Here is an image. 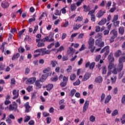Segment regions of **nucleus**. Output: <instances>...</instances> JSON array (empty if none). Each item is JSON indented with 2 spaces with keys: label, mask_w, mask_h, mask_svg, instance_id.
<instances>
[{
  "label": "nucleus",
  "mask_w": 125,
  "mask_h": 125,
  "mask_svg": "<svg viewBox=\"0 0 125 125\" xmlns=\"http://www.w3.org/2000/svg\"><path fill=\"white\" fill-rule=\"evenodd\" d=\"M51 65L52 67H54L56 66V65H58V62L56 60H52L51 61Z\"/></svg>",
  "instance_id": "c85d7f7f"
},
{
  "label": "nucleus",
  "mask_w": 125,
  "mask_h": 125,
  "mask_svg": "<svg viewBox=\"0 0 125 125\" xmlns=\"http://www.w3.org/2000/svg\"><path fill=\"white\" fill-rule=\"evenodd\" d=\"M41 81L39 80H37L35 82V84L36 86V87H38V88H42V85L41 84Z\"/></svg>",
  "instance_id": "412c9836"
},
{
  "label": "nucleus",
  "mask_w": 125,
  "mask_h": 125,
  "mask_svg": "<svg viewBox=\"0 0 125 125\" xmlns=\"http://www.w3.org/2000/svg\"><path fill=\"white\" fill-rule=\"evenodd\" d=\"M113 67H114V63H113V62H110L108 66V69L109 70H112V69H113Z\"/></svg>",
  "instance_id": "c03bdc74"
},
{
  "label": "nucleus",
  "mask_w": 125,
  "mask_h": 125,
  "mask_svg": "<svg viewBox=\"0 0 125 125\" xmlns=\"http://www.w3.org/2000/svg\"><path fill=\"white\" fill-rule=\"evenodd\" d=\"M101 27H100V26H96V33H98L99 32H101Z\"/></svg>",
  "instance_id": "e2e57ef3"
},
{
  "label": "nucleus",
  "mask_w": 125,
  "mask_h": 125,
  "mask_svg": "<svg viewBox=\"0 0 125 125\" xmlns=\"http://www.w3.org/2000/svg\"><path fill=\"white\" fill-rule=\"evenodd\" d=\"M112 22L113 23V25L115 26V27H118L119 26V25H120V21H116Z\"/></svg>",
  "instance_id": "49530a36"
},
{
  "label": "nucleus",
  "mask_w": 125,
  "mask_h": 125,
  "mask_svg": "<svg viewBox=\"0 0 125 125\" xmlns=\"http://www.w3.org/2000/svg\"><path fill=\"white\" fill-rule=\"evenodd\" d=\"M123 68H124V63H119L118 65H117V67L114 68L112 71V73L114 75H117L118 74V72H121L123 70Z\"/></svg>",
  "instance_id": "20e7f679"
},
{
  "label": "nucleus",
  "mask_w": 125,
  "mask_h": 125,
  "mask_svg": "<svg viewBox=\"0 0 125 125\" xmlns=\"http://www.w3.org/2000/svg\"><path fill=\"white\" fill-rule=\"evenodd\" d=\"M54 33L50 32L48 36H46L42 39V42H54Z\"/></svg>",
  "instance_id": "f257e3e1"
},
{
  "label": "nucleus",
  "mask_w": 125,
  "mask_h": 125,
  "mask_svg": "<svg viewBox=\"0 0 125 125\" xmlns=\"http://www.w3.org/2000/svg\"><path fill=\"white\" fill-rule=\"evenodd\" d=\"M105 13H106V12L101 10L98 12L97 17L98 18H101V17H102V16H103Z\"/></svg>",
  "instance_id": "f3484780"
},
{
  "label": "nucleus",
  "mask_w": 125,
  "mask_h": 125,
  "mask_svg": "<svg viewBox=\"0 0 125 125\" xmlns=\"http://www.w3.org/2000/svg\"><path fill=\"white\" fill-rule=\"evenodd\" d=\"M95 45L98 47H104V42H102V39H98L95 41Z\"/></svg>",
  "instance_id": "423d86ee"
},
{
  "label": "nucleus",
  "mask_w": 125,
  "mask_h": 125,
  "mask_svg": "<svg viewBox=\"0 0 125 125\" xmlns=\"http://www.w3.org/2000/svg\"><path fill=\"white\" fill-rule=\"evenodd\" d=\"M91 76V74H90V73H87V72L84 75L82 81H83V82H85V81H87V80H88V79L90 78Z\"/></svg>",
  "instance_id": "f8f14e48"
},
{
  "label": "nucleus",
  "mask_w": 125,
  "mask_h": 125,
  "mask_svg": "<svg viewBox=\"0 0 125 125\" xmlns=\"http://www.w3.org/2000/svg\"><path fill=\"white\" fill-rule=\"evenodd\" d=\"M107 73V67L106 66L102 67V74L106 75Z\"/></svg>",
  "instance_id": "473e14b6"
},
{
  "label": "nucleus",
  "mask_w": 125,
  "mask_h": 125,
  "mask_svg": "<svg viewBox=\"0 0 125 125\" xmlns=\"http://www.w3.org/2000/svg\"><path fill=\"white\" fill-rule=\"evenodd\" d=\"M106 22H107V19H102V20L98 22V25H100V26H102V25H104L106 23Z\"/></svg>",
  "instance_id": "b1692460"
},
{
  "label": "nucleus",
  "mask_w": 125,
  "mask_h": 125,
  "mask_svg": "<svg viewBox=\"0 0 125 125\" xmlns=\"http://www.w3.org/2000/svg\"><path fill=\"white\" fill-rule=\"evenodd\" d=\"M83 8L84 9L83 11H84V12H88V11H90V7L89 6L84 5Z\"/></svg>",
  "instance_id": "a878e982"
},
{
  "label": "nucleus",
  "mask_w": 125,
  "mask_h": 125,
  "mask_svg": "<svg viewBox=\"0 0 125 125\" xmlns=\"http://www.w3.org/2000/svg\"><path fill=\"white\" fill-rule=\"evenodd\" d=\"M51 82H54L55 83L58 81V76L56 75L55 77L51 78Z\"/></svg>",
  "instance_id": "4c0bfd02"
},
{
  "label": "nucleus",
  "mask_w": 125,
  "mask_h": 125,
  "mask_svg": "<svg viewBox=\"0 0 125 125\" xmlns=\"http://www.w3.org/2000/svg\"><path fill=\"white\" fill-rule=\"evenodd\" d=\"M111 99L112 96H111V95H107L105 99L104 104H107V103H109V102H110V100H111Z\"/></svg>",
  "instance_id": "5701e85b"
},
{
  "label": "nucleus",
  "mask_w": 125,
  "mask_h": 125,
  "mask_svg": "<svg viewBox=\"0 0 125 125\" xmlns=\"http://www.w3.org/2000/svg\"><path fill=\"white\" fill-rule=\"evenodd\" d=\"M119 33L121 35H124V33H125V28H124V27H120L119 28Z\"/></svg>",
  "instance_id": "2f4dec72"
},
{
  "label": "nucleus",
  "mask_w": 125,
  "mask_h": 125,
  "mask_svg": "<svg viewBox=\"0 0 125 125\" xmlns=\"http://www.w3.org/2000/svg\"><path fill=\"white\" fill-rule=\"evenodd\" d=\"M78 35H79V33H74L73 34H72L71 35V37H70V38L69 39V41L70 42H73L74 41V38L75 37H77V36H78Z\"/></svg>",
  "instance_id": "cd10ccee"
},
{
  "label": "nucleus",
  "mask_w": 125,
  "mask_h": 125,
  "mask_svg": "<svg viewBox=\"0 0 125 125\" xmlns=\"http://www.w3.org/2000/svg\"><path fill=\"white\" fill-rule=\"evenodd\" d=\"M89 106V101H85L83 106H84V107H87L88 108V106Z\"/></svg>",
  "instance_id": "680f3d73"
},
{
  "label": "nucleus",
  "mask_w": 125,
  "mask_h": 125,
  "mask_svg": "<svg viewBox=\"0 0 125 125\" xmlns=\"http://www.w3.org/2000/svg\"><path fill=\"white\" fill-rule=\"evenodd\" d=\"M77 21H78V22H81V21H83V17H78L77 19L75 21V22H77Z\"/></svg>",
  "instance_id": "0e129e2a"
},
{
  "label": "nucleus",
  "mask_w": 125,
  "mask_h": 125,
  "mask_svg": "<svg viewBox=\"0 0 125 125\" xmlns=\"http://www.w3.org/2000/svg\"><path fill=\"white\" fill-rule=\"evenodd\" d=\"M110 35L111 37L109 39V42L110 43H112V42H115V39L117 37H118V31L113 29L110 32Z\"/></svg>",
  "instance_id": "f03ea898"
},
{
  "label": "nucleus",
  "mask_w": 125,
  "mask_h": 125,
  "mask_svg": "<svg viewBox=\"0 0 125 125\" xmlns=\"http://www.w3.org/2000/svg\"><path fill=\"white\" fill-rule=\"evenodd\" d=\"M19 57H20V54H19V53H17L16 54L13 55L12 58V60L14 61L16 59H18Z\"/></svg>",
  "instance_id": "bb28decb"
},
{
  "label": "nucleus",
  "mask_w": 125,
  "mask_h": 125,
  "mask_svg": "<svg viewBox=\"0 0 125 125\" xmlns=\"http://www.w3.org/2000/svg\"><path fill=\"white\" fill-rule=\"evenodd\" d=\"M36 52H42V55H45V54H50L51 51L49 50H46V48H42L36 50L34 51V53H36Z\"/></svg>",
  "instance_id": "39448f33"
},
{
  "label": "nucleus",
  "mask_w": 125,
  "mask_h": 125,
  "mask_svg": "<svg viewBox=\"0 0 125 125\" xmlns=\"http://www.w3.org/2000/svg\"><path fill=\"white\" fill-rule=\"evenodd\" d=\"M5 68V64L1 63H0V71H3Z\"/></svg>",
  "instance_id": "a19ab883"
},
{
  "label": "nucleus",
  "mask_w": 125,
  "mask_h": 125,
  "mask_svg": "<svg viewBox=\"0 0 125 125\" xmlns=\"http://www.w3.org/2000/svg\"><path fill=\"white\" fill-rule=\"evenodd\" d=\"M12 84H13L14 85H15V84H16V81H15V79L14 78H12L11 79V85H12Z\"/></svg>",
  "instance_id": "6e6d98bb"
},
{
  "label": "nucleus",
  "mask_w": 125,
  "mask_h": 125,
  "mask_svg": "<svg viewBox=\"0 0 125 125\" xmlns=\"http://www.w3.org/2000/svg\"><path fill=\"white\" fill-rule=\"evenodd\" d=\"M89 121L92 123L95 122V117H94L93 115L90 116L89 118Z\"/></svg>",
  "instance_id": "a18cd8bd"
},
{
  "label": "nucleus",
  "mask_w": 125,
  "mask_h": 125,
  "mask_svg": "<svg viewBox=\"0 0 125 125\" xmlns=\"http://www.w3.org/2000/svg\"><path fill=\"white\" fill-rule=\"evenodd\" d=\"M13 95H14V97H13V99H17L18 97H19V90L18 91L16 90V89H14L13 90Z\"/></svg>",
  "instance_id": "9d476101"
},
{
  "label": "nucleus",
  "mask_w": 125,
  "mask_h": 125,
  "mask_svg": "<svg viewBox=\"0 0 125 125\" xmlns=\"http://www.w3.org/2000/svg\"><path fill=\"white\" fill-rule=\"evenodd\" d=\"M106 97V95L104 93H102L101 96V102H103V100L105 99V97Z\"/></svg>",
  "instance_id": "3c124183"
},
{
  "label": "nucleus",
  "mask_w": 125,
  "mask_h": 125,
  "mask_svg": "<svg viewBox=\"0 0 125 125\" xmlns=\"http://www.w3.org/2000/svg\"><path fill=\"white\" fill-rule=\"evenodd\" d=\"M47 77H48V75L43 74L39 80L41 83H43L47 79Z\"/></svg>",
  "instance_id": "dca6fc26"
},
{
  "label": "nucleus",
  "mask_w": 125,
  "mask_h": 125,
  "mask_svg": "<svg viewBox=\"0 0 125 125\" xmlns=\"http://www.w3.org/2000/svg\"><path fill=\"white\" fill-rule=\"evenodd\" d=\"M118 19H119V16L118 15H115L113 17L112 22H115V21H117Z\"/></svg>",
  "instance_id": "5fc2aeb1"
},
{
  "label": "nucleus",
  "mask_w": 125,
  "mask_h": 125,
  "mask_svg": "<svg viewBox=\"0 0 125 125\" xmlns=\"http://www.w3.org/2000/svg\"><path fill=\"white\" fill-rule=\"evenodd\" d=\"M103 82V78L101 76H98L95 79V83H101Z\"/></svg>",
  "instance_id": "2eb2a0df"
},
{
  "label": "nucleus",
  "mask_w": 125,
  "mask_h": 125,
  "mask_svg": "<svg viewBox=\"0 0 125 125\" xmlns=\"http://www.w3.org/2000/svg\"><path fill=\"white\" fill-rule=\"evenodd\" d=\"M118 114H119V111H118L117 109L114 110L111 114L112 117L117 116V115H118Z\"/></svg>",
  "instance_id": "e433bc0d"
},
{
  "label": "nucleus",
  "mask_w": 125,
  "mask_h": 125,
  "mask_svg": "<svg viewBox=\"0 0 125 125\" xmlns=\"http://www.w3.org/2000/svg\"><path fill=\"white\" fill-rule=\"evenodd\" d=\"M95 66V62H92L91 63H90V65H89L90 70H92L93 69H94Z\"/></svg>",
  "instance_id": "58836bf2"
},
{
  "label": "nucleus",
  "mask_w": 125,
  "mask_h": 125,
  "mask_svg": "<svg viewBox=\"0 0 125 125\" xmlns=\"http://www.w3.org/2000/svg\"><path fill=\"white\" fill-rule=\"evenodd\" d=\"M18 108V104L15 102H13L12 104H10L9 109L10 111H13V110H16Z\"/></svg>",
  "instance_id": "1a4fd4ad"
},
{
  "label": "nucleus",
  "mask_w": 125,
  "mask_h": 125,
  "mask_svg": "<svg viewBox=\"0 0 125 125\" xmlns=\"http://www.w3.org/2000/svg\"><path fill=\"white\" fill-rule=\"evenodd\" d=\"M45 87L46 88V90L47 91H50V90H51V89H52L53 88V84H48L47 85H46Z\"/></svg>",
  "instance_id": "6ab92c4d"
},
{
  "label": "nucleus",
  "mask_w": 125,
  "mask_h": 125,
  "mask_svg": "<svg viewBox=\"0 0 125 125\" xmlns=\"http://www.w3.org/2000/svg\"><path fill=\"white\" fill-rule=\"evenodd\" d=\"M89 44V48L90 49L91 52L93 53L95 50V46H94V39L90 37L88 42Z\"/></svg>",
  "instance_id": "7ed1b4c3"
},
{
  "label": "nucleus",
  "mask_w": 125,
  "mask_h": 125,
  "mask_svg": "<svg viewBox=\"0 0 125 125\" xmlns=\"http://www.w3.org/2000/svg\"><path fill=\"white\" fill-rule=\"evenodd\" d=\"M6 122L8 124V125H10V124H12V121L9 118H7L6 119Z\"/></svg>",
  "instance_id": "bf43d9fd"
},
{
  "label": "nucleus",
  "mask_w": 125,
  "mask_h": 125,
  "mask_svg": "<svg viewBox=\"0 0 125 125\" xmlns=\"http://www.w3.org/2000/svg\"><path fill=\"white\" fill-rule=\"evenodd\" d=\"M108 60L109 62H114L115 61V59L113 57V54L110 53L108 56Z\"/></svg>",
  "instance_id": "4be33fe9"
},
{
  "label": "nucleus",
  "mask_w": 125,
  "mask_h": 125,
  "mask_svg": "<svg viewBox=\"0 0 125 125\" xmlns=\"http://www.w3.org/2000/svg\"><path fill=\"white\" fill-rule=\"evenodd\" d=\"M63 50H64V47L63 46H61L57 50V52H61V51H63Z\"/></svg>",
  "instance_id": "052dcab7"
},
{
  "label": "nucleus",
  "mask_w": 125,
  "mask_h": 125,
  "mask_svg": "<svg viewBox=\"0 0 125 125\" xmlns=\"http://www.w3.org/2000/svg\"><path fill=\"white\" fill-rule=\"evenodd\" d=\"M96 37L98 39H102V33H98Z\"/></svg>",
  "instance_id": "774afa93"
},
{
  "label": "nucleus",
  "mask_w": 125,
  "mask_h": 125,
  "mask_svg": "<svg viewBox=\"0 0 125 125\" xmlns=\"http://www.w3.org/2000/svg\"><path fill=\"white\" fill-rule=\"evenodd\" d=\"M36 80H37L36 77H31L27 80V81L26 82V84L28 83H29V84H32V83H35Z\"/></svg>",
  "instance_id": "9b49d317"
},
{
  "label": "nucleus",
  "mask_w": 125,
  "mask_h": 125,
  "mask_svg": "<svg viewBox=\"0 0 125 125\" xmlns=\"http://www.w3.org/2000/svg\"><path fill=\"white\" fill-rule=\"evenodd\" d=\"M24 107L25 108V113H29V112H30V108H31V106L29 104V102H26L24 104Z\"/></svg>",
  "instance_id": "4468645a"
},
{
  "label": "nucleus",
  "mask_w": 125,
  "mask_h": 125,
  "mask_svg": "<svg viewBox=\"0 0 125 125\" xmlns=\"http://www.w3.org/2000/svg\"><path fill=\"white\" fill-rule=\"evenodd\" d=\"M72 66L69 65L68 66L67 69H66V71L68 74L69 73H71V71L72 70Z\"/></svg>",
  "instance_id": "13d9d810"
},
{
  "label": "nucleus",
  "mask_w": 125,
  "mask_h": 125,
  "mask_svg": "<svg viewBox=\"0 0 125 125\" xmlns=\"http://www.w3.org/2000/svg\"><path fill=\"white\" fill-rule=\"evenodd\" d=\"M71 11H75L77 9V6L75 4H72L70 6Z\"/></svg>",
  "instance_id": "c9c22d12"
},
{
  "label": "nucleus",
  "mask_w": 125,
  "mask_h": 125,
  "mask_svg": "<svg viewBox=\"0 0 125 125\" xmlns=\"http://www.w3.org/2000/svg\"><path fill=\"white\" fill-rule=\"evenodd\" d=\"M104 56H107L108 54H109V52H110V46L109 45L105 46L100 52V53H104Z\"/></svg>",
  "instance_id": "6e6552de"
},
{
  "label": "nucleus",
  "mask_w": 125,
  "mask_h": 125,
  "mask_svg": "<svg viewBox=\"0 0 125 125\" xmlns=\"http://www.w3.org/2000/svg\"><path fill=\"white\" fill-rule=\"evenodd\" d=\"M41 42H39L37 44L38 47H43L45 45V44L44 43L45 42L42 41V39H41Z\"/></svg>",
  "instance_id": "aec40b11"
},
{
  "label": "nucleus",
  "mask_w": 125,
  "mask_h": 125,
  "mask_svg": "<svg viewBox=\"0 0 125 125\" xmlns=\"http://www.w3.org/2000/svg\"><path fill=\"white\" fill-rule=\"evenodd\" d=\"M104 36H107V35H109V33H110V30L108 29H105L104 32Z\"/></svg>",
  "instance_id": "603ef678"
},
{
  "label": "nucleus",
  "mask_w": 125,
  "mask_h": 125,
  "mask_svg": "<svg viewBox=\"0 0 125 125\" xmlns=\"http://www.w3.org/2000/svg\"><path fill=\"white\" fill-rule=\"evenodd\" d=\"M121 103H122V104H125V95H124L123 96V97L121 100Z\"/></svg>",
  "instance_id": "338daca9"
},
{
  "label": "nucleus",
  "mask_w": 125,
  "mask_h": 125,
  "mask_svg": "<svg viewBox=\"0 0 125 125\" xmlns=\"http://www.w3.org/2000/svg\"><path fill=\"white\" fill-rule=\"evenodd\" d=\"M50 71H51V68L50 67H47L43 69V73L45 74V75H47L49 76V74H50Z\"/></svg>",
  "instance_id": "ddd939ff"
},
{
  "label": "nucleus",
  "mask_w": 125,
  "mask_h": 125,
  "mask_svg": "<svg viewBox=\"0 0 125 125\" xmlns=\"http://www.w3.org/2000/svg\"><path fill=\"white\" fill-rule=\"evenodd\" d=\"M81 84V81L79 79L77 80L75 82L73 83V85L76 86V85H79Z\"/></svg>",
  "instance_id": "79ce46f5"
},
{
  "label": "nucleus",
  "mask_w": 125,
  "mask_h": 125,
  "mask_svg": "<svg viewBox=\"0 0 125 125\" xmlns=\"http://www.w3.org/2000/svg\"><path fill=\"white\" fill-rule=\"evenodd\" d=\"M76 79V74H73L70 76V81H74Z\"/></svg>",
  "instance_id": "09e8293b"
},
{
  "label": "nucleus",
  "mask_w": 125,
  "mask_h": 125,
  "mask_svg": "<svg viewBox=\"0 0 125 125\" xmlns=\"http://www.w3.org/2000/svg\"><path fill=\"white\" fill-rule=\"evenodd\" d=\"M46 120L47 122V124L48 125H49V124H50V123H51V117H47V118L46 119Z\"/></svg>",
  "instance_id": "864d4df0"
},
{
  "label": "nucleus",
  "mask_w": 125,
  "mask_h": 125,
  "mask_svg": "<svg viewBox=\"0 0 125 125\" xmlns=\"http://www.w3.org/2000/svg\"><path fill=\"white\" fill-rule=\"evenodd\" d=\"M30 120H31V116H26L24 117V123H28V122H29V121H30Z\"/></svg>",
  "instance_id": "72a5a7b5"
},
{
  "label": "nucleus",
  "mask_w": 125,
  "mask_h": 125,
  "mask_svg": "<svg viewBox=\"0 0 125 125\" xmlns=\"http://www.w3.org/2000/svg\"><path fill=\"white\" fill-rule=\"evenodd\" d=\"M25 29H24L21 31H20L19 32V37L21 38V36H22V34L25 32Z\"/></svg>",
  "instance_id": "4d7b16f0"
},
{
  "label": "nucleus",
  "mask_w": 125,
  "mask_h": 125,
  "mask_svg": "<svg viewBox=\"0 0 125 125\" xmlns=\"http://www.w3.org/2000/svg\"><path fill=\"white\" fill-rule=\"evenodd\" d=\"M82 27V25L81 24H76L75 25L73 26V30L75 31H77L80 29Z\"/></svg>",
  "instance_id": "c756f323"
},
{
  "label": "nucleus",
  "mask_w": 125,
  "mask_h": 125,
  "mask_svg": "<svg viewBox=\"0 0 125 125\" xmlns=\"http://www.w3.org/2000/svg\"><path fill=\"white\" fill-rule=\"evenodd\" d=\"M124 62H125V57H120L119 60V63L120 64H124Z\"/></svg>",
  "instance_id": "7c9ffc66"
},
{
  "label": "nucleus",
  "mask_w": 125,
  "mask_h": 125,
  "mask_svg": "<svg viewBox=\"0 0 125 125\" xmlns=\"http://www.w3.org/2000/svg\"><path fill=\"white\" fill-rule=\"evenodd\" d=\"M68 79L69 77L64 76L62 79L63 81L61 82L60 84V86H61V87H65V86L67 85Z\"/></svg>",
  "instance_id": "0eeeda50"
},
{
  "label": "nucleus",
  "mask_w": 125,
  "mask_h": 125,
  "mask_svg": "<svg viewBox=\"0 0 125 125\" xmlns=\"http://www.w3.org/2000/svg\"><path fill=\"white\" fill-rule=\"evenodd\" d=\"M76 91H77V90H76V89H73L72 90H71V91H70L71 97H73V96H74V95H75V94L76 93Z\"/></svg>",
  "instance_id": "37998d69"
},
{
  "label": "nucleus",
  "mask_w": 125,
  "mask_h": 125,
  "mask_svg": "<svg viewBox=\"0 0 125 125\" xmlns=\"http://www.w3.org/2000/svg\"><path fill=\"white\" fill-rule=\"evenodd\" d=\"M68 60V56H63L62 58V61H67Z\"/></svg>",
  "instance_id": "69168bd1"
},
{
  "label": "nucleus",
  "mask_w": 125,
  "mask_h": 125,
  "mask_svg": "<svg viewBox=\"0 0 125 125\" xmlns=\"http://www.w3.org/2000/svg\"><path fill=\"white\" fill-rule=\"evenodd\" d=\"M1 6L2 8H7L9 7V4L7 2L1 3Z\"/></svg>",
  "instance_id": "393cba45"
},
{
  "label": "nucleus",
  "mask_w": 125,
  "mask_h": 125,
  "mask_svg": "<svg viewBox=\"0 0 125 125\" xmlns=\"http://www.w3.org/2000/svg\"><path fill=\"white\" fill-rule=\"evenodd\" d=\"M5 44H6V42H4L3 43H2V46H1L2 48L1 52H2V53L4 52V49L5 48L4 45H5Z\"/></svg>",
  "instance_id": "8fccbe9b"
},
{
  "label": "nucleus",
  "mask_w": 125,
  "mask_h": 125,
  "mask_svg": "<svg viewBox=\"0 0 125 125\" xmlns=\"http://www.w3.org/2000/svg\"><path fill=\"white\" fill-rule=\"evenodd\" d=\"M111 83H116V81H117V77L114 76V77L111 78Z\"/></svg>",
  "instance_id": "de8ad7c7"
},
{
  "label": "nucleus",
  "mask_w": 125,
  "mask_h": 125,
  "mask_svg": "<svg viewBox=\"0 0 125 125\" xmlns=\"http://www.w3.org/2000/svg\"><path fill=\"white\" fill-rule=\"evenodd\" d=\"M26 90L28 92H31V91H33V86L32 85H29L27 88H26Z\"/></svg>",
  "instance_id": "ea45409f"
},
{
  "label": "nucleus",
  "mask_w": 125,
  "mask_h": 125,
  "mask_svg": "<svg viewBox=\"0 0 125 125\" xmlns=\"http://www.w3.org/2000/svg\"><path fill=\"white\" fill-rule=\"evenodd\" d=\"M121 54H122V51L118 50L115 54V57H119Z\"/></svg>",
  "instance_id": "f704fd0d"
},
{
  "label": "nucleus",
  "mask_w": 125,
  "mask_h": 125,
  "mask_svg": "<svg viewBox=\"0 0 125 125\" xmlns=\"http://www.w3.org/2000/svg\"><path fill=\"white\" fill-rule=\"evenodd\" d=\"M67 53L68 54H74L75 53V49L72 47H69L67 49Z\"/></svg>",
  "instance_id": "a211bd4d"
}]
</instances>
